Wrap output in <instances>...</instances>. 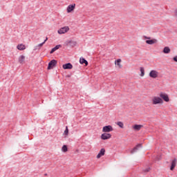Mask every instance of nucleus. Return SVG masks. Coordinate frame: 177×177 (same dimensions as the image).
Here are the masks:
<instances>
[{
	"instance_id": "1",
	"label": "nucleus",
	"mask_w": 177,
	"mask_h": 177,
	"mask_svg": "<svg viewBox=\"0 0 177 177\" xmlns=\"http://www.w3.org/2000/svg\"><path fill=\"white\" fill-rule=\"evenodd\" d=\"M143 38H145V39H148L146 40V44H147L148 45H153V44H157V42H158V41L156 39H152L150 37H147V36H143Z\"/></svg>"
},
{
	"instance_id": "2",
	"label": "nucleus",
	"mask_w": 177,
	"mask_h": 177,
	"mask_svg": "<svg viewBox=\"0 0 177 177\" xmlns=\"http://www.w3.org/2000/svg\"><path fill=\"white\" fill-rule=\"evenodd\" d=\"M57 64V61L56 59H52L49 63L47 68V70H52V68H55Z\"/></svg>"
},
{
	"instance_id": "3",
	"label": "nucleus",
	"mask_w": 177,
	"mask_h": 177,
	"mask_svg": "<svg viewBox=\"0 0 177 177\" xmlns=\"http://www.w3.org/2000/svg\"><path fill=\"white\" fill-rule=\"evenodd\" d=\"M153 104H162L164 103V101L161 97H154L152 100Z\"/></svg>"
},
{
	"instance_id": "4",
	"label": "nucleus",
	"mask_w": 177,
	"mask_h": 177,
	"mask_svg": "<svg viewBox=\"0 0 177 177\" xmlns=\"http://www.w3.org/2000/svg\"><path fill=\"white\" fill-rule=\"evenodd\" d=\"M160 97H161L162 100H164L165 102H169V97L167 93H160Z\"/></svg>"
},
{
	"instance_id": "5",
	"label": "nucleus",
	"mask_w": 177,
	"mask_h": 177,
	"mask_svg": "<svg viewBox=\"0 0 177 177\" xmlns=\"http://www.w3.org/2000/svg\"><path fill=\"white\" fill-rule=\"evenodd\" d=\"M70 30V28L68 26H64L58 30V34H66Z\"/></svg>"
},
{
	"instance_id": "6",
	"label": "nucleus",
	"mask_w": 177,
	"mask_h": 177,
	"mask_svg": "<svg viewBox=\"0 0 177 177\" xmlns=\"http://www.w3.org/2000/svg\"><path fill=\"white\" fill-rule=\"evenodd\" d=\"M149 77L153 79L157 78L158 77V72L156 70L151 71L149 73Z\"/></svg>"
},
{
	"instance_id": "7",
	"label": "nucleus",
	"mask_w": 177,
	"mask_h": 177,
	"mask_svg": "<svg viewBox=\"0 0 177 177\" xmlns=\"http://www.w3.org/2000/svg\"><path fill=\"white\" fill-rule=\"evenodd\" d=\"M113 131V127L111 125L104 126L102 129V132H111Z\"/></svg>"
},
{
	"instance_id": "8",
	"label": "nucleus",
	"mask_w": 177,
	"mask_h": 177,
	"mask_svg": "<svg viewBox=\"0 0 177 177\" xmlns=\"http://www.w3.org/2000/svg\"><path fill=\"white\" fill-rule=\"evenodd\" d=\"M110 138H111V134L110 133H102L101 135V139H102V140H107V139H110Z\"/></svg>"
},
{
	"instance_id": "9",
	"label": "nucleus",
	"mask_w": 177,
	"mask_h": 177,
	"mask_svg": "<svg viewBox=\"0 0 177 177\" xmlns=\"http://www.w3.org/2000/svg\"><path fill=\"white\" fill-rule=\"evenodd\" d=\"M75 9V3L71 4L67 7L66 11L68 13H71Z\"/></svg>"
},
{
	"instance_id": "10",
	"label": "nucleus",
	"mask_w": 177,
	"mask_h": 177,
	"mask_svg": "<svg viewBox=\"0 0 177 177\" xmlns=\"http://www.w3.org/2000/svg\"><path fill=\"white\" fill-rule=\"evenodd\" d=\"M62 68H64V70H71V68H73V64H71V63H67L65 64L62 66Z\"/></svg>"
},
{
	"instance_id": "11",
	"label": "nucleus",
	"mask_w": 177,
	"mask_h": 177,
	"mask_svg": "<svg viewBox=\"0 0 177 177\" xmlns=\"http://www.w3.org/2000/svg\"><path fill=\"white\" fill-rule=\"evenodd\" d=\"M105 153H106V149H104V148L101 149L99 153L97 155V158H100V157H103Z\"/></svg>"
},
{
	"instance_id": "12",
	"label": "nucleus",
	"mask_w": 177,
	"mask_h": 177,
	"mask_svg": "<svg viewBox=\"0 0 177 177\" xmlns=\"http://www.w3.org/2000/svg\"><path fill=\"white\" fill-rule=\"evenodd\" d=\"M176 161H177L176 158H175L171 161V167H170V170H171V171H174V169H175V167H176Z\"/></svg>"
},
{
	"instance_id": "13",
	"label": "nucleus",
	"mask_w": 177,
	"mask_h": 177,
	"mask_svg": "<svg viewBox=\"0 0 177 177\" xmlns=\"http://www.w3.org/2000/svg\"><path fill=\"white\" fill-rule=\"evenodd\" d=\"M59 48H62V45L60 44L57 45L54 48H53L50 51V55H52L53 53H55V52H56V50H57V49H59Z\"/></svg>"
},
{
	"instance_id": "14",
	"label": "nucleus",
	"mask_w": 177,
	"mask_h": 177,
	"mask_svg": "<svg viewBox=\"0 0 177 177\" xmlns=\"http://www.w3.org/2000/svg\"><path fill=\"white\" fill-rule=\"evenodd\" d=\"M133 130L134 131H140V129H142V128H143V125L142 124H134L133 126Z\"/></svg>"
},
{
	"instance_id": "15",
	"label": "nucleus",
	"mask_w": 177,
	"mask_h": 177,
	"mask_svg": "<svg viewBox=\"0 0 177 177\" xmlns=\"http://www.w3.org/2000/svg\"><path fill=\"white\" fill-rule=\"evenodd\" d=\"M139 147H142V144H138V145H137L133 149V150L131 151V154H133V153H136V151H138V149H139Z\"/></svg>"
},
{
	"instance_id": "16",
	"label": "nucleus",
	"mask_w": 177,
	"mask_h": 177,
	"mask_svg": "<svg viewBox=\"0 0 177 177\" xmlns=\"http://www.w3.org/2000/svg\"><path fill=\"white\" fill-rule=\"evenodd\" d=\"M17 49H18L19 50H24V49H26V46L23 44H18L17 46Z\"/></svg>"
},
{
	"instance_id": "17",
	"label": "nucleus",
	"mask_w": 177,
	"mask_h": 177,
	"mask_svg": "<svg viewBox=\"0 0 177 177\" xmlns=\"http://www.w3.org/2000/svg\"><path fill=\"white\" fill-rule=\"evenodd\" d=\"M80 64H85V66H88V61L85 59V58H80Z\"/></svg>"
},
{
	"instance_id": "18",
	"label": "nucleus",
	"mask_w": 177,
	"mask_h": 177,
	"mask_svg": "<svg viewBox=\"0 0 177 177\" xmlns=\"http://www.w3.org/2000/svg\"><path fill=\"white\" fill-rule=\"evenodd\" d=\"M163 53H165V54H168V53H170L171 52V48H169V47L168 46H166L163 48V50H162Z\"/></svg>"
},
{
	"instance_id": "19",
	"label": "nucleus",
	"mask_w": 177,
	"mask_h": 177,
	"mask_svg": "<svg viewBox=\"0 0 177 177\" xmlns=\"http://www.w3.org/2000/svg\"><path fill=\"white\" fill-rule=\"evenodd\" d=\"M25 60H26V57L24 55H21L19 57V63H20L21 64L24 63Z\"/></svg>"
},
{
	"instance_id": "20",
	"label": "nucleus",
	"mask_w": 177,
	"mask_h": 177,
	"mask_svg": "<svg viewBox=\"0 0 177 177\" xmlns=\"http://www.w3.org/2000/svg\"><path fill=\"white\" fill-rule=\"evenodd\" d=\"M62 150L64 153H67V151H68V147L67 145H63Z\"/></svg>"
},
{
	"instance_id": "21",
	"label": "nucleus",
	"mask_w": 177,
	"mask_h": 177,
	"mask_svg": "<svg viewBox=\"0 0 177 177\" xmlns=\"http://www.w3.org/2000/svg\"><path fill=\"white\" fill-rule=\"evenodd\" d=\"M68 45H69V46H75V45H77V42L74 41H69L68 42Z\"/></svg>"
},
{
	"instance_id": "22",
	"label": "nucleus",
	"mask_w": 177,
	"mask_h": 177,
	"mask_svg": "<svg viewBox=\"0 0 177 177\" xmlns=\"http://www.w3.org/2000/svg\"><path fill=\"white\" fill-rule=\"evenodd\" d=\"M117 66H118L119 68H121L122 66L121 65V59H118L115 61Z\"/></svg>"
},
{
	"instance_id": "23",
	"label": "nucleus",
	"mask_w": 177,
	"mask_h": 177,
	"mask_svg": "<svg viewBox=\"0 0 177 177\" xmlns=\"http://www.w3.org/2000/svg\"><path fill=\"white\" fill-rule=\"evenodd\" d=\"M140 73H141L140 76L143 77L145 75V68L144 67H140Z\"/></svg>"
},
{
	"instance_id": "24",
	"label": "nucleus",
	"mask_w": 177,
	"mask_h": 177,
	"mask_svg": "<svg viewBox=\"0 0 177 177\" xmlns=\"http://www.w3.org/2000/svg\"><path fill=\"white\" fill-rule=\"evenodd\" d=\"M117 125H118L120 128H122V129L124 128V123L122 122H118Z\"/></svg>"
},
{
	"instance_id": "25",
	"label": "nucleus",
	"mask_w": 177,
	"mask_h": 177,
	"mask_svg": "<svg viewBox=\"0 0 177 177\" xmlns=\"http://www.w3.org/2000/svg\"><path fill=\"white\" fill-rule=\"evenodd\" d=\"M64 133V135H66V136H67V135H68V127H66V129H65Z\"/></svg>"
},
{
	"instance_id": "26",
	"label": "nucleus",
	"mask_w": 177,
	"mask_h": 177,
	"mask_svg": "<svg viewBox=\"0 0 177 177\" xmlns=\"http://www.w3.org/2000/svg\"><path fill=\"white\" fill-rule=\"evenodd\" d=\"M150 167H147V169H143V172L147 173L150 172Z\"/></svg>"
},
{
	"instance_id": "27",
	"label": "nucleus",
	"mask_w": 177,
	"mask_h": 177,
	"mask_svg": "<svg viewBox=\"0 0 177 177\" xmlns=\"http://www.w3.org/2000/svg\"><path fill=\"white\" fill-rule=\"evenodd\" d=\"M45 44V42H42L41 44H39L37 46H39V48H42V46H44V44Z\"/></svg>"
},
{
	"instance_id": "28",
	"label": "nucleus",
	"mask_w": 177,
	"mask_h": 177,
	"mask_svg": "<svg viewBox=\"0 0 177 177\" xmlns=\"http://www.w3.org/2000/svg\"><path fill=\"white\" fill-rule=\"evenodd\" d=\"M173 60L177 63V55L173 57Z\"/></svg>"
},
{
	"instance_id": "29",
	"label": "nucleus",
	"mask_w": 177,
	"mask_h": 177,
	"mask_svg": "<svg viewBox=\"0 0 177 177\" xmlns=\"http://www.w3.org/2000/svg\"><path fill=\"white\" fill-rule=\"evenodd\" d=\"M174 16L177 17V8H176V10H174Z\"/></svg>"
},
{
	"instance_id": "30",
	"label": "nucleus",
	"mask_w": 177,
	"mask_h": 177,
	"mask_svg": "<svg viewBox=\"0 0 177 177\" xmlns=\"http://www.w3.org/2000/svg\"><path fill=\"white\" fill-rule=\"evenodd\" d=\"M46 41H48V37H46V39L44 40V44H45V42H46Z\"/></svg>"
},
{
	"instance_id": "31",
	"label": "nucleus",
	"mask_w": 177,
	"mask_h": 177,
	"mask_svg": "<svg viewBox=\"0 0 177 177\" xmlns=\"http://www.w3.org/2000/svg\"><path fill=\"white\" fill-rule=\"evenodd\" d=\"M44 176H48V174H44Z\"/></svg>"
},
{
	"instance_id": "32",
	"label": "nucleus",
	"mask_w": 177,
	"mask_h": 177,
	"mask_svg": "<svg viewBox=\"0 0 177 177\" xmlns=\"http://www.w3.org/2000/svg\"><path fill=\"white\" fill-rule=\"evenodd\" d=\"M66 77H68V78H70L71 75H66Z\"/></svg>"
}]
</instances>
